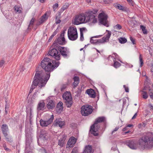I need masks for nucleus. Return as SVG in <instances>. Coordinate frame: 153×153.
Instances as JSON below:
<instances>
[{
	"label": "nucleus",
	"instance_id": "56",
	"mask_svg": "<svg viewBox=\"0 0 153 153\" xmlns=\"http://www.w3.org/2000/svg\"><path fill=\"white\" fill-rule=\"evenodd\" d=\"M133 126V125L131 124H129L128 125L126 126L127 127V128L129 127H132Z\"/></svg>",
	"mask_w": 153,
	"mask_h": 153
},
{
	"label": "nucleus",
	"instance_id": "55",
	"mask_svg": "<svg viewBox=\"0 0 153 153\" xmlns=\"http://www.w3.org/2000/svg\"><path fill=\"white\" fill-rule=\"evenodd\" d=\"M137 114L135 113L134 114V116L132 117V119H135L136 117V116H137Z\"/></svg>",
	"mask_w": 153,
	"mask_h": 153
},
{
	"label": "nucleus",
	"instance_id": "63",
	"mask_svg": "<svg viewBox=\"0 0 153 153\" xmlns=\"http://www.w3.org/2000/svg\"><path fill=\"white\" fill-rule=\"evenodd\" d=\"M127 129V127L126 126L125 128H123V131H125Z\"/></svg>",
	"mask_w": 153,
	"mask_h": 153
},
{
	"label": "nucleus",
	"instance_id": "21",
	"mask_svg": "<svg viewBox=\"0 0 153 153\" xmlns=\"http://www.w3.org/2000/svg\"><path fill=\"white\" fill-rule=\"evenodd\" d=\"M92 146L90 145L85 146L83 153H91L92 151Z\"/></svg>",
	"mask_w": 153,
	"mask_h": 153
},
{
	"label": "nucleus",
	"instance_id": "36",
	"mask_svg": "<svg viewBox=\"0 0 153 153\" xmlns=\"http://www.w3.org/2000/svg\"><path fill=\"white\" fill-rule=\"evenodd\" d=\"M140 28L143 31V33L145 34H147V32L146 30V29L145 28L143 25L140 26Z\"/></svg>",
	"mask_w": 153,
	"mask_h": 153
},
{
	"label": "nucleus",
	"instance_id": "8",
	"mask_svg": "<svg viewBox=\"0 0 153 153\" xmlns=\"http://www.w3.org/2000/svg\"><path fill=\"white\" fill-rule=\"evenodd\" d=\"M106 32L107 33L105 36L103 37L102 39H98L95 41L96 45L99 44L104 43L108 41L111 35V31L107 30H106Z\"/></svg>",
	"mask_w": 153,
	"mask_h": 153
},
{
	"label": "nucleus",
	"instance_id": "14",
	"mask_svg": "<svg viewBox=\"0 0 153 153\" xmlns=\"http://www.w3.org/2000/svg\"><path fill=\"white\" fill-rule=\"evenodd\" d=\"M127 145L131 149H136L137 147V142L135 140H129L127 143Z\"/></svg>",
	"mask_w": 153,
	"mask_h": 153
},
{
	"label": "nucleus",
	"instance_id": "13",
	"mask_svg": "<svg viewBox=\"0 0 153 153\" xmlns=\"http://www.w3.org/2000/svg\"><path fill=\"white\" fill-rule=\"evenodd\" d=\"M77 139L74 137H71L68 140L67 144V147H72L76 143Z\"/></svg>",
	"mask_w": 153,
	"mask_h": 153
},
{
	"label": "nucleus",
	"instance_id": "43",
	"mask_svg": "<svg viewBox=\"0 0 153 153\" xmlns=\"http://www.w3.org/2000/svg\"><path fill=\"white\" fill-rule=\"evenodd\" d=\"M130 39L131 41V42H132V43L133 45L135 44V41L134 39V38H132L131 37H130Z\"/></svg>",
	"mask_w": 153,
	"mask_h": 153
},
{
	"label": "nucleus",
	"instance_id": "52",
	"mask_svg": "<svg viewBox=\"0 0 153 153\" xmlns=\"http://www.w3.org/2000/svg\"><path fill=\"white\" fill-rule=\"evenodd\" d=\"M26 141H28V140H29V139H28L27 138L28 137H31V135H30V134H27V135H26Z\"/></svg>",
	"mask_w": 153,
	"mask_h": 153
},
{
	"label": "nucleus",
	"instance_id": "11",
	"mask_svg": "<svg viewBox=\"0 0 153 153\" xmlns=\"http://www.w3.org/2000/svg\"><path fill=\"white\" fill-rule=\"evenodd\" d=\"M66 29L63 30L60 36L56 40V42L58 44L63 45L65 44L66 41L64 38V34L65 33Z\"/></svg>",
	"mask_w": 153,
	"mask_h": 153
},
{
	"label": "nucleus",
	"instance_id": "34",
	"mask_svg": "<svg viewBox=\"0 0 153 153\" xmlns=\"http://www.w3.org/2000/svg\"><path fill=\"white\" fill-rule=\"evenodd\" d=\"M142 94L143 98L145 99H147L148 97V96L146 92L145 91H143L142 93Z\"/></svg>",
	"mask_w": 153,
	"mask_h": 153
},
{
	"label": "nucleus",
	"instance_id": "22",
	"mask_svg": "<svg viewBox=\"0 0 153 153\" xmlns=\"http://www.w3.org/2000/svg\"><path fill=\"white\" fill-rule=\"evenodd\" d=\"M65 122L64 121H59L56 120L55 123V125L57 126H59L62 128L63 126L65 125Z\"/></svg>",
	"mask_w": 153,
	"mask_h": 153
},
{
	"label": "nucleus",
	"instance_id": "2",
	"mask_svg": "<svg viewBox=\"0 0 153 153\" xmlns=\"http://www.w3.org/2000/svg\"><path fill=\"white\" fill-rule=\"evenodd\" d=\"M97 10H90L85 13H81L75 16L72 21V23L75 25L90 22L95 23L97 22L95 18Z\"/></svg>",
	"mask_w": 153,
	"mask_h": 153
},
{
	"label": "nucleus",
	"instance_id": "23",
	"mask_svg": "<svg viewBox=\"0 0 153 153\" xmlns=\"http://www.w3.org/2000/svg\"><path fill=\"white\" fill-rule=\"evenodd\" d=\"M60 53L62 55L64 56H66L67 55V50L66 48L61 47L60 49Z\"/></svg>",
	"mask_w": 153,
	"mask_h": 153
},
{
	"label": "nucleus",
	"instance_id": "42",
	"mask_svg": "<svg viewBox=\"0 0 153 153\" xmlns=\"http://www.w3.org/2000/svg\"><path fill=\"white\" fill-rule=\"evenodd\" d=\"M79 82H74L73 83V86L74 88L76 87L78 84Z\"/></svg>",
	"mask_w": 153,
	"mask_h": 153
},
{
	"label": "nucleus",
	"instance_id": "20",
	"mask_svg": "<svg viewBox=\"0 0 153 153\" xmlns=\"http://www.w3.org/2000/svg\"><path fill=\"white\" fill-rule=\"evenodd\" d=\"M80 40L82 41L84 39L83 34L87 31V30L85 28H80Z\"/></svg>",
	"mask_w": 153,
	"mask_h": 153
},
{
	"label": "nucleus",
	"instance_id": "58",
	"mask_svg": "<svg viewBox=\"0 0 153 153\" xmlns=\"http://www.w3.org/2000/svg\"><path fill=\"white\" fill-rule=\"evenodd\" d=\"M142 75L143 76H145L146 75L145 72H143L142 73Z\"/></svg>",
	"mask_w": 153,
	"mask_h": 153
},
{
	"label": "nucleus",
	"instance_id": "31",
	"mask_svg": "<svg viewBox=\"0 0 153 153\" xmlns=\"http://www.w3.org/2000/svg\"><path fill=\"white\" fill-rule=\"evenodd\" d=\"M7 135L8 134H6L5 136L6 140L10 143L12 142L13 141L12 139L10 137H9Z\"/></svg>",
	"mask_w": 153,
	"mask_h": 153
},
{
	"label": "nucleus",
	"instance_id": "3",
	"mask_svg": "<svg viewBox=\"0 0 153 153\" xmlns=\"http://www.w3.org/2000/svg\"><path fill=\"white\" fill-rule=\"evenodd\" d=\"M142 148H151L153 147V134H145L140 137L138 141Z\"/></svg>",
	"mask_w": 153,
	"mask_h": 153
},
{
	"label": "nucleus",
	"instance_id": "12",
	"mask_svg": "<svg viewBox=\"0 0 153 153\" xmlns=\"http://www.w3.org/2000/svg\"><path fill=\"white\" fill-rule=\"evenodd\" d=\"M54 118V116L52 115L51 117L47 120H41L40 121V124L42 126H47L51 124L53 122Z\"/></svg>",
	"mask_w": 153,
	"mask_h": 153
},
{
	"label": "nucleus",
	"instance_id": "40",
	"mask_svg": "<svg viewBox=\"0 0 153 153\" xmlns=\"http://www.w3.org/2000/svg\"><path fill=\"white\" fill-rule=\"evenodd\" d=\"M149 94L150 97V98L152 100H153V93L152 91L151 90H149Z\"/></svg>",
	"mask_w": 153,
	"mask_h": 153
},
{
	"label": "nucleus",
	"instance_id": "6",
	"mask_svg": "<svg viewBox=\"0 0 153 153\" xmlns=\"http://www.w3.org/2000/svg\"><path fill=\"white\" fill-rule=\"evenodd\" d=\"M107 18V15L104 12L100 13L99 15L100 22L107 27L109 26Z\"/></svg>",
	"mask_w": 153,
	"mask_h": 153
},
{
	"label": "nucleus",
	"instance_id": "25",
	"mask_svg": "<svg viewBox=\"0 0 153 153\" xmlns=\"http://www.w3.org/2000/svg\"><path fill=\"white\" fill-rule=\"evenodd\" d=\"M68 7V6L66 5H64L61 9L59 11V12L58 16H60L61 13H62Z\"/></svg>",
	"mask_w": 153,
	"mask_h": 153
},
{
	"label": "nucleus",
	"instance_id": "50",
	"mask_svg": "<svg viewBox=\"0 0 153 153\" xmlns=\"http://www.w3.org/2000/svg\"><path fill=\"white\" fill-rule=\"evenodd\" d=\"M148 106L151 109H153V106L151 104H149L148 105Z\"/></svg>",
	"mask_w": 153,
	"mask_h": 153
},
{
	"label": "nucleus",
	"instance_id": "57",
	"mask_svg": "<svg viewBox=\"0 0 153 153\" xmlns=\"http://www.w3.org/2000/svg\"><path fill=\"white\" fill-rule=\"evenodd\" d=\"M118 128V127H116L115 129L112 131V133H114V131H117Z\"/></svg>",
	"mask_w": 153,
	"mask_h": 153
},
{
	"label": "nucleus",
	"instance_id": "35",
	"mask_svg": "<svg viewBox=\"0 0 153 153\" xmlns=\"http://www.w3.org/2000/svg\"><path fill=\"white\" fill-rule=\"evenodd\" d=\"M139 59L140 60V67H141L143 64V61L141 54H140V55Z\"/></svg>",
	"mask_w": 153,
	"mask_h": 153
},
{
	"label": "nucleus",
	"instance_id": "17",
	"mask_svg": "<svg viewBox=\"0 0 153 153\" xmlns=\"http://www.w3.org/2000/svg\"><path fill=\"white\" fill-rule=\"evenodd\" d=\"M63 103L62 102H59L57 104L56 108V111L58 113H60L62 111L63 109Z\"/></svg>",
	"mask_w": 153,
	"mask_h": 153
},
{
	"label": "nucleus",
	"instance_id": "54",
	"mask_svg": "<svg viewBox=\"0 0 153 153\" xmlns=\"http://www.w3.org/2000/svg\"><path fill=\"white\" fill-rule=\"evenodd\" d=\"M151 68V72H153V65L152 64L151 66H150Z\"/></svg>",
	"mask_w": 153,
	"mask_h": 153
},
{
	"label": "nucleus",
	"instance_id": "53",
	"mask_svg": "<svg viewBox=\"0 0 153 153\" xmlns=\"http://www.w3.org/2000/svg\"><path fill=\"white\" fill-rule=\"evenodd\" d=\"M27 142H26V149H25V153H27V149L28 148L27 146H27Z\"/></svg>",
	"mask_w": 153,
	"mask_h": 153
},
{
	"label": "nucleus",
	"instance_id": "24",
	"mask_svg": "<svg viewBox=\"0 0 153 153\" xmlns=\"http://www.w3.org/2000/svg\"><path fill=\"white\" fill-rule=\"evenodd\" d=\"M63 138L60 139L59 140L58 145L60 146L61 147H63L64 146V141L65 138V136L63 135Z\"/></svg>",
	"mask_w": 153,
	"mask_h": 153
},
{
	"label": "nucleus",
	"instance_id": "47",
	"mask_svg": "<svg viewBox=\"0 0 153 153\" xmlns=\"http://www.w3.org/2000/svg\"><path fill=\"white\" fill-rule=\"evenodd\" d=\"M123 87L125 88L126 91L127 92H129V89L128 88L126 87L125 85H124Z\"/></svg>",
	"mask_w": 153,
	"mask_h": 153
},
{
	"label": "nucleus",
	"instance_id": "37",
	"mask_svg": "<svg viewBox=\"0 0 153 153\" xmlns=\"http://www.w3.org/2000/svg\"><path fill=\"white\" fill-rule=\"evenodd\" d=\"M120 66V64L119 62H114V66L115 68H117Z\"/></svg>",
	"mask_w": 153,
	"mask_h": 153
},
{
	"label": "nucleus",
	"instance_id": "38",
	"mask_svg": "<svg viewBox=\"0 0 153 153\" xmlns=\"http://www.w3.org/2000/svg\"><path fill=\"white\" fill-rule=\"evenodd\" d=\"M146 125V123H143L142 124H139L138 125V127L139 128H142L143 127H145Z\"/></svg>",
	"mask_w": 153,
	"mask_h": 153
},
{
	"label": "nucleus",
	"instance_id": "15",
	"mask_svg": "<svg viewBox=\"0 0 153 153\" xmlns=\"http://www.w3.org/2000/svg\"><path fill=\"white\" fill-rule=\"evenodd\" d=\"M45 104L44 101H40L38 103L37 109L38 111H43L45 108Z\"/></svg>",
	"mask_w": 153,
	"mask_h": 153
},
{
	"label": "nucleus",
	"instance_id": "33",
	"mask_svg": "<svg viewBox=\"0 0 153 153\" xmlns=\"http://www.w3.org/2000/svg\"><path fill=\"white\" fill-rule=\"evenodd\" d=\"M114 28L115 29L119 30L121 29L122 27L120 25L117 24L114 27Z\"/></svg>",
	"mask_w": 153,
	"mask_h": 153
},
{
	"label": "nucleus",
	"instance_id": "44",
	"mask_svg": "<svg viewBox=\"0 0 153 153\" xmlns=\"http://www.w3.org/2000/svg\"><path fill=\"white\" fill-rule=\"evenodd\" d=\"M58 6V4L57 3H56L53 5V8L54 10H55V9L57 8Z\"/></svg>",
	"mask_w": 153,
	"mask_h": 153
},
{
	"label": "nucleus",
	"instance_id": "27",
	"mask_svg": "<svg viewBox=\"0 0 153 153\" xmlns=\"http://www.w3.org/2000/svg\"><path fill=\"white\" fill-rule=\"evenodd\" d=\"M102 36V35H98L96 36H93L91 38V40H90V42L93 44H95V41H96L97 40L94 41L93 39L94 38H98L101 37Z\"/></svg>",
	"mask_w": 153,
	"mask_h": 153
},
{
	"label": "nucleus",
	"instance_id": "59",
	"mask_svg": "<svg viewBox=\"0 0 153 153\" xmlns=\"http://www.w3.org/2000/svg\"><path fill=\"white\" fill-rule=\"evenodd\" d=\"M66 87V86L65 85H64L62 86V87L61 88V90H62L65 88Z\"/></svg>",
	"mask_w": 153,
	"mask_h": 153
},
{
	"label": "nucleus",
	"instance_id": "29",
	"mask_svg": "<svg viewBox=\"0 0 153 153\" xmlns=\"http://www.w3.org/2000/svg\"><path fill=\"white\" fill-rule=\"evenodd\" d=\"M119 41L121 43L123 44L126 42L127 40L125 38L121 37L119 38Z\"/></svg>",
	"mask_w": 153,
	"mask_h": 153
},
{
	"label": "nucleus",
	"instance_id": "64",
	"mask_svg": "<svg viewBox=\"0 0 153 153\" xmlns=\"http://www.w3.org/2000/svg\"><path fill=\"white\" fill-rule=\"evenodd\" d=\"M39 1L42 3H43L44 2L45 0H39Z\"/></svg>",
	"mask_w": 153,
	"mask_h": 153
},
{
	"label": "nucleus",
	"instance_id": "5",
	"mask_svg": "<svg viewBox=\"0 0 153 153\" xmlns=\"http://www.w3.org/2000/svg\"><path fill=\"white\" fill-rule=\"evenodd\" d=\"M62 97L65 100V102L67 107H70L72 104V98L70 93L66 92L63 94Z\"/></svg>",
	"mask_w": 153,
	"mask_h": 153
},
{
	"label": "nucleus",
	"instance_id": "62",
	"mask_svg": "<svg viewBox=\"0 0 153 153\" xmlns=\"http://www.w3.org/2000/svg\"><path fill=\"white\" fill-rule=\"evenodd\" d=\"M6 145H4V146H3V147H4V149H5V150L6 151H7L8 150H9V149L8 148H5L6 147Z\"/></svg>",
	"mask_w": 153,
	"mask_h": 153
},
{
	"label": "nucleus",
	"instance_id": "10",
	"mask_svg": "<svg viewBox=\"0 0 153 153\" xmlns=\"http://www.w3.org/2000/svg\"><path fill=\"white\" fill-rule=\"evenodd\" d=\"M48 54L51 56H53L56 60H59L60 59V53L56 49L53 48L50 50Z\"/></svg>",
	"mask_w": 153,
	"mask_h": 153
},
{
	"label": "nucleus",
	"instance_id": "61",
	"mask_svg": "<svg viewBox=\"0 0 153 153\" xmlns=\"http://www.w3.org/2000/svg\"><path fill=\"white\" fill-rule=\"evenodd\" d=\"M128 2L129 3V4H132V0H127Z\"/></svg>",
	"mask_w": 153,
	"mask_h": 153
},
{
	"label": "nucleus",
	"instance_id": "1",
	"mask_svg": "<svg viewBox=\"0 0 153 153\" xmlns=\"http://www.w3.org/2000/svg\"><path fill=\"white\" fill-rule=\"evenodd\" d=\"M59 63L55 61H53L49 58H45L41 62L40 65L47 72H43L41 71H36L34 77L33 85L38 86L41 88L44 87L50 77V72L55 67H58Z\"/></svg>",
	"mask_w": 153,
	"mask_h": 153
},
{
	"label": "nucleus",
	"instance_id": "39",
	"mask_svg": "<svg viewBox=\"0 0 153 153\" xmlns=\"http://www.w3.org/2000/svg\"><path fill=\"white\" fill-rule=\"evenodd\" d=\"M78 152L77 148L74 147L72 150L71 153H77Z\"/></svg>",
	"mask_w": 153,
	"mask_h": 153
},
{
	"label": "nucleus",
	"instance_id": "49",
	"mask_svg": "<svg viewBox=\"0 0 153 153\" xmlns=\"http://www.w3.org/2000/svg\"><path fill=\"white\" fill-rule=\"evenodd\" d=\"M24 68L23 66H21L20 67V68L19 69V70L20 71H24Z\"/></svg>",
	"mask_w": 153,
	"mask_h": 153
},
{
	"label": "nucleus",
	"instance_id": "51",
	"mask_svg": "<svg viewBox=\"0 0 153 153\" xmlns=\"http://www.w3.org/2000/svg\"><path fill=\"white\" fill-rule=\"evenodd\" d=\"M34 21V19H32L30 22V25H33Z\"/></svg>",
	"mask_w": 153,
	"mask_h": 153
},
{
	"label": "nucleus",
	"instance_id": "45",
	"mask_svg": "<svg viewBox=\"0 0 153 153\" xmlns=\"http://www.w3.org/2000/svg\"><path fill=\"white\" fill-rule=\"evenodd\" d=\"M112 0H103L104 3L105 4H109Z\"/></svg>",
	"mask_w": 153,
	"mask_h": 153
},
{
	"label": "nucleus",
	"instance_id": "41",
	"mask_svg": "<svg viewBox=\"0 0 153 153\" xmlns=\"http://www.w3.org/2000/svg\"><path fill=\"white\" fill-rule=\"evenodd\" d=\"M74 82H79V78L78 76H74Z\"/></svg>",
	"mask_w": 153,
	"mask_h": 153
},
{
	"label": "nucleus",
	"instance_id": "46",
	"mask_svg": "<svg viewBox=\"0 0 153 153\" xmlns=\"http://www.w3.org/2000/svg\"><path fill=\"white\" fill-rule=\"evenodd\" d=\"M5 62V61L3 60H2L0 61V67L3 65Z\"/></svg>",
	"mask_w": 153,
	"mask_h": 153
},
{
	"label": "nucleus",
	"instance_id": "4",
	"mask_svg": "<svg viewBox=\"0 0 153 153\" xmlns=\"http://www.w3.org/2000/svg\"><path fill=\"white\" fill-rule=\"evenodd\" d=\"M68 38L71 40H75L78 37L76 28L75 27H71L68 30Z\"/></svg>",
	"mask_w": 153,
	"mask_h": 153
},
{
	"label": "nucleus",
	"instance_id": "30",
	"mask_svg": "<svg viewBox=\"0 0 153 153\" xmlns=\"http://www.w3.org/2000/svg\"><path fill=\"white\" fill-rule=\"evenodd\" d=\"M15 10L18 13H21L22 8L18 6H15L14 7Z\"/></svg>",
	"mask_w": 153,
	"mask_h": 153
},
{
	"label": "nucleus",
	"instance_id": "28",
	"mask_svg": "<svg viewBox=\"0 0 153 153\" xmlns=\"http://www.w3.org/2000/svg\"><path fill=\"white\" fill-rule=\"evenodd\" d=\"M1 128L3 132L7 131L8 130V127L6 124L3 125Z\"/></svg>",
	"mask_w": 153,
	"mask_h": 153
},
{
	"label": "nucleus",
	"instance_id": "32",
	"mask_svg": "<svg viewBox=\"0 0 153 153\" xmlns=\"http://www.w3.org/2000/svg\"><path fill=\"white\" fill-rule=\"evenodd\" d=\"M57 15L58 16H56L55 20V22L56 24H59L61 22V20L59 19L60 16H58V13L57 14Z\"/></svg>",
	"mask_w": 153,
	"mask_h": 153
},
{
	"label": "nucleus",
	"instance_id": "19",
	"mask_svg": "<svg viewBox=\"0 0 153 153\" xmlns=\"http://www.w3.org/2000/svg\"><path fill=\"white\" fill-rule=\"evenodd\" d=\"M87 94L89 96L92 98H94L95 97V93L94 91L92 89H88L86 90Z\"/></svg>",
	"mask_w": 153,
	"mask_h": 153
},
{
	"label": "nucleus",
	"instance_id": "26",
	"mask_svg": "<svg viewBox=\"0 0 153 153\" xmlns=\"http://www.w3.org/2000/svg\"><path fill=\"white\" fill-rule=\"evenodd\" d=\"M115 7L116 8L122 11H125L126 10L125 8L124 7L119 4H115Z\"/></svg>",
	"mask_w": 153,
	"mask_h": 153
},
{
	"label": "nucleus",
	"instance_id": "60",
	"mask_svg": "<svg viewBox=\"0 0 153 153\" xmlns=\"http://www.w3.org/2000/svg\"><path fill=\"white\" fill-rule=\"evenodd\" d=\"M57 33V31L56 30L55 31L53 34H52L54 36Z\"/></svg>",
	"mask_w": 153,
	"mask_h": 153
},
{
	"label": "nucleus",
	"instance_id": "9",
	"mask_svg": "<svg viewBox=\"0 0 153 153\" xmlns=\"http://www.w3.org/2000/svg\"><path fill=\"white\" fill-rule=\"evenodd\" d=\"M104 120V118L103 117H99L96 119L95 123L91 126L90 131L91 134H94V133L97 131V129H96L95 127L97 126L98 123L101 122Z\"/></svg>",
	"mask_w": 153,
	"mask_h": 153
},
{
	"label": "nucleus",
	"instance_id": "18",
	"mask_svg": "<svg viewBox=\"0 0 153 153\" xmlns=\"http://www.w3.org/2000/svg\"><path fill=\"white\" fill-rule=\"evenodd\" d=\"M48 15L47 13H45L40 18V20L38 23V25H40L45 22L48 19Z\"/></svg>",
	"mask_w": 153,
	"mask_h": 153
},
{
	"label": "nucleus",
	"instance_id": "16",
	"mask_svg": "<svg viewBox=\"0 0 153 153\" xmlns=\"http://www.w3.org/2000/svg\"><path fill=\"white\" fill-rule=\"evenodd\" d=\"M55 106V103L52 100H49L46 105L47 108L49 109H52Z\"/></svg>",
	"mask_w": 153,
	"mask_h": 153
},
{
	"label": "nucleus",
	"instance_id": "7",
	"mask_svg": "<svg viewBox=\"0 0 153 153\" xmlns=\"http://www.w3.org/2000/svg\"><path fill=\"white\" fill-rule=\"evenodd\" d=\"M81 111L83 116H87L92 112V110L91 106L86 105L82 107Z\"/></svg>",
	"mask_w": 153,
	"mask_h": 153
},
{
	"label": "nucleus",
	"instance_id": "48",
	"mask_svg": "<svg viewBox=\"0 0 153 153\" xmlns=\"http://www.w3.org/2000/svg\"><path fill=\"white\" fill-rule=\"evenodd\" d=\"M46 134H40L39 136V137L40 138H42V137L44 139H45V136Z\"/></svg>",
	"mask_w": 153,
	"mask_h": 153
}]
</instances>
